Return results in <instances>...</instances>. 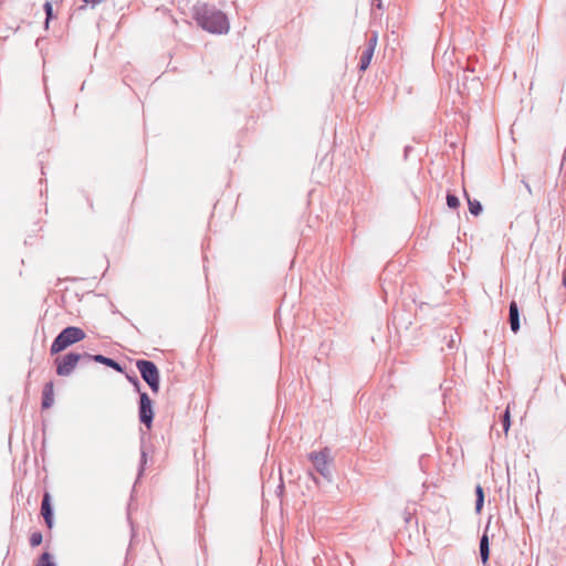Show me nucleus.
<instances>
[{
  "instance_id": "obj_1",
  "label": "nucleus",
  "mask_w": 566,
  "mask_h": 566,
  "mask_svg": "<svg viewBox=\"0 0 566 566\" xmlns=\"http://www.w3.org/2000/svg\"><path fill=\"white\" fill-rule=\"evenodd\" d=\"M193 18L205 31L213 34H226L230 29L227 15L207 2L193 8Z\"/></svg>"
},
{
  "instance_id": "obj_2",
  "label": "nucleus",
  "mask_w": 566,
  "mask_h": 566,
  "mask_svg": "<svg viewBox=\"0 0 566 566\" xmlns=\"http://www.w3.org/2000/svg\"><path fill=\"white\" fill-rule=\"evenodd\" d=\"M85 332L76 326H67L62 329L54 338L50 353L52 355L59 354L66 349L69 346L76 344L85 338Z\"/></svg>"
},
{
  "instance_id": "obj_3",
  "label": "nucleus",
  "mask_w": 566,
  "mask_h": 566,
  "mask_svg": "<svg viewBox=\"0 0 566 566\" xmlns=\"http://www.w3.org/2000/svg\"><path fill=\"white\" fill-rule=\"evenodd\" d=\"M136 367L140 373L143 380L149 386L153 392L157 394L160 386L159 369L151 360L139 359L136 361Z\"/></svg>"
},
{
  "instance_id": "obj_4",
  "label": "nucleus",
  "mask_w": 566,
  "mask_h": 566,
  "mask_svg": "<svg viewBox=\"0 0 566 566\" xmlns=\"http://www.w3.org/2000/svg\"><path fill=\"white\" fill-rule=\"evenodd\" d=\"M315 470L327 481L332 480V472L329 469V462L332 461L329 455V449L325 448L319 452H311L308 455Z\"/></svg>"
},
{
  "instance_id": "obj_5",
  "label": "nucleus",
  "mask_w": 566,
  "mask_h": 566,
  "mask_svg": "<svg viewBox=\"0 0 566 566\" xmlns=\"http://www.w3.org/2000/svg\"><path fill=\"white\" fill-rule=\"evenodd\" d=\"M56 374L62 377L70 376L76 365L80 363V356L77 353L71 352L61 357L55 358Z\"/></svg>"
},
{
  "instance_id": "obj_6",
  "label": "nucleus",
  "mask_w": 566,
  "mask_h": 566,
  "mask_svg": "<svg viewBox=\"0 0 566 566\" xmlns=\"http://www.w3.org/2000/svg\"><path fill=\"white\" fill-rule=\"evenodd\" d=\"M139 421L147 428L151 427L154 420L153 401L147 392H139V408H138Z\"/></svg>"
},
{
  "instance_id": "obj_7",
  "label": "nucleus",
  "mask_w": 566,
  "mask_h": 566,
  "mask_svg": "<svg viewBox=\"0 0 566 566\" xmlns=\"http://www.w3.org/2000/svg\"><path fill=\"white\" fill-rule=\"evenodd\" d=\"M474 69H463L460 74H458V83L462 85L461 93L467 92L470 93L471 90L478 91L481 83L479 77L473 75Z\"/></svg>"
},
{
  "instance_id": "obj_8",
  "label": "nucleus",
  "mask_w": 566,
  "mask_h": 566,
  "mask_svg": "<svg viewBox=\"0 0 566 566\" xmlns=\"http://www.w3.org/2000/svg\"><path fill=\"white\" fill-rule=\"evenodd\" d=\"M509 322H510L511 331L513 333H517L521 327V322H520L518 306L515 301H512L509 306Z\"/></svg>"
},
{
  "instance_id": "obj_9",
  "label": "nucleus",
  "mask_w": 566,
  "mask_h": 566,
  "mask_svg": "<svg viewBox=\"0 0 566 566\" xmlns=\"http://www.w3.org/2000/svg\"><path fill=\"white\" fill-rule=\"evenodd\" d=\"M41 514L49 527L53 524V510L50 503V494L45 493L41 503Z\"/></svg>"
},
{
  "instance_id": "obj_10",
  "label": "nucleus",
  "mask_w": 566,
  "mask_h": 566,
  "mask_svg": "<svg viewBox=\"0 0 566 566\" xmlns=\"http://www.w3.org/2000/svg\"><path fill=\"white\" fill-rule=\"evenodd\" d=\"M54 403V389H53V382L49 381L44 385L43 391H42V408L49 409Z\"/></svg>"
},
{
  "instance_id": "obj_11",
  "label": "nucleus",
  "mask_w": 566,
  "mask_h": 566,
  "mask_svg": "<svg viewBox=\"0 0 566 566\" xmlns=\"http://www.w3.org/2000/svg\"><path fill=\"white\" fill-rule=\"evenodd\" d=\"M93 359H94V361L103 364L118 373L124 371L122 365L118 361L114 360L113 358L106 357L101 354H96L95 357H93Z\"/></svg>"
},
{
  "instance_id": "obj_12",
  "label": "nucleus",
  "mask_w": 566,
  "mask_h": 566,
  "mask_svg": "<svg viewBox=\"0 0 566 566\" xmlns=\"http://www.w3.org/2000/svg\"><path fill=\"white\" fill-rule=\"evenodd\" d=\"M480 557L484 565L488 563L490 557L489 537L485 533L480 538Z\"/></svg>"
},
{
  "instance_id": "obj_13",
  "label": "nucleus",
  "mask_w": 566,
  "mask_h": 566,
  "mask_svg": "<svg viewBox=\"0 0 566 566\" xmlns=\"http://www.w3.org/2000/svg\"><path fill=\"white\" fill-rule=\"evenodd\" d=\"M373 55H374V51L373 49H366L363 51L361 53V56L359 59V71L364 72L368 69L370 62H371V59H373Z\"/></svg>"
},
{
  "instance_id": "obj_14",
  "label": "nucleus",
  "mask_w": 566,
  "mask_h": 566,
  "mask_svg": "<svg viewBox=\"0 0 566 566\" xmlns=\"http://www.w3.org/2000/svg\"><path fill=\"white\" fill-rule=\"evenodd\" d=\"M475 511L476 513H480L484 504V491L480 484L475 486Z\"/></svg>"
},
{
  "instance_id": "obj_15",
  "label": "nucleus",
  "mask_w": 566,
  "mask_h": 566,
  "mask_svg": "<svg viewBox=\"0 0 566 566\" xmlns=\"http://www.w3.org/2000/svg\"><path fill=\"white\" fill-rule=\"evenodd\" d=\"M465 196L468 198V205H469L470 213H472L473 216H479L482 212V205H481V202L479 200H476V199H470V197L468 196L467 192H465Z\"/></svg>"
},
{
  "instance_id": "obj_16",
  "label": "nucleus",
  "mask_w": 566,
  "mask_h": 566,
  "mask_svg": "<svg viewBox=\"0 0 566 566\" xmlns=\"http://www.w3.org/2000/svg\"><path fill=\"white\" fill-rule=\"evenodd\" d=\"M36 566H56L53 556L49 552H44L38 559Z\"/></svg>"
},
{
  "instance_id": "obj_17",
  "label": "nucleus",
  "mask_w": 566,
  "mask_h": 566,
  "mask_svg": "<svg viewBox=\"0 0 566 566\" xmlns=\"http://www.w3.org/2000/svg\"><path fill=\"white\" fill-rule=\"evenodd\" d=\"M146 463H147V453H146L145 449L142 447L137 479H139L143 475Z\"/></svg>"
},
{
  "instance_id": "obj_18",
  "label": "nucleus",
  "mask_w": 566,
  "mask_h": 566,
  "mask_svg": "<svg viewBox=\"0 0 566 566\" xmlns=\"http://www.w3.org/2000/svg\"><path fill=\"white\" fill-rule=\"evenodd\" d=\"M502 426L505 433L510 430L511 427V418H510V406L505 409L502 417Z\"/></svg>"
},
{
  "instance_id": "obj_19",
  "label": "nucleus",
  "mask_w": 566,
  "mask_h": 566,
  "mask_svg": "<svg viewBox=\"0 0 566 566\" xmlns=\"http://www.w3.org/2000/svg\"><path fill=\"white\" fill-rule=\"evenodd\" d=\"M447 205L449 208L451 209H455L460 206V200L459 198L453 195V193H448L447 195Z\"/></svg>"
},
{
  "instance_id": "obj_20",
  "label": "nucleus",
  "mask_w": 566,
  "mask_h": 566,
  "mask_svg": "<svg viewBox=\"0 0 566 566\" xmlns=\"http://www.w3.org/2000/svg\"><path fill=\"white\" fill-rule=\"evenodd\" d=\"M43 536L40 532H34L30 536V545L32 547L39 546L42 543Z\"/></svg>"
},
{
  "instance_id": "obj_21",
  "label": "nucleus",
  "mask_w": 566,
  "mask_h": 566,
  "mask_svg": "<svg viewBox=\"0 0 566 566\" xmlns=\"http://www.w3.org/2000/svg\"><path fill=\"white\" fill-rule=\"evenodd\" d=\"M44 11H45V27L48 28L49 21L53 18V8L52 2H44Z\"/></svg>"
},
{
  "instance_id": "obj_22",
  "label": "nucleus",
  "mask_w": 566,
  "mask_h": 566,
  "mask_svg": "<svg viewBox=\"0 0 566 566\" xmlns=\"http://www.w3.org/2000/svg\"><path fill=\"white\" fill-rule=\"evenodd\" d=\"M377 41H378V34H377V32H373L370 34V36L368 38V43H367L366 49H373V51L375 52Z\"/></svg>"
},
{
  "instance_id": "obj_23",
  "label": "nucleus",
  "mask_w": 566,
  "mask_h": 566,
  "mask_svg": "<svg viewBox=\"0 0 566 566\" xmlns=\"http://www.w3.org/2000/svg\"><path fill=\"white\" fill-rule=\"evenodd\" d=\"M77 355L80 356V361H94L93 357H95V355H91L88 353H77Z\"/></svg>"
},
{
  "instance_id": "obj_24",
  "label": "nucleus",
  "mask_w": 566,
  "mask_h": 566,
  "mask_svg": "<svg viewBox=\"0 0 566 566\" xmlns=\"http://www.w3.org/2000/svg\"><path fill=\"white\" fill-rule=\"evenodd\" d=\"M127 379L134 385L135 389L138 392H142L140 391V382H139L137 376H127Z\"/></svg>"
},
{
  "instance_id": "obj_25",
  "label": "nucleus",
  "mask_w": 566,
  "mask_h": 566,
  "mask_svg": "<svg viewBox=\"0 0 566 566\" xmlns=\"http://www.w3.org/2000/svg\"><path fill=\"white\" fill-rule=\"evenodd\" d=\"M455 343H457L455 338L453 336H451V339H450V342L448 344V347L451 348V349L454 348L455 347Z\"/></svg>"
},
{
  "instance_id": "obj_26",
  "label": "nucleus",
  "mask_w": 566,
  "mask_h": 566,
  "mask_svg": "<svg viewBox=\"0 0 566 566\" xmlns=\"http://www.w3.org/2000/svg\"><path fill=\"white\" fill-rule=\"evenodd\" d=\"M410 150H411V147H410V146H406V147H405V158H407V157H408V154H409V151H410Z\"/></svg>"
},
{
  "instance_id": "obj_27",
  "label": "nucleus",
  "mask_w": 566,
  "mask_h": 566,
  "mask_svg": "<svg viewBox=\"0 0 566 566\" xmlns=\"http://www.w3.org/2000/svg\"><path fill=\"white\" fill-rule=\"evenodd\" d=\"M377 8L379 10H384L385 9V2H377Z\"/></svg>"
},
{
  "instance_id": "obj_28",
  "label": "nucleus",
  "mask_w": 566,
  "mask_h": 566,
  "mask_svg": "<svg viewBox=\"0 0 566 566\" xmlns=\"http://www.w3.org/2000/svg\"><path fill=\"white\" fill-rule=\"evenodd\" d=\"M85 9H86V4L81 6V7L78 8V10H85Z\"/></svg>"
},
{
  "instance_id": "obj_29",
  "label": "nucleus",
  "mask_w": 566,
  "mask_h": 566,
  "mask_svg": "<svg viewBox=\"0 0 566 566\" xmlns=\"http://www.w3.org/2000/svg\"><path fill=\"white\" fill-rule=\"evenodd\" d=\"M91 3H92V8H94V7H95V4H96L97 2H96V1H93V2H91Z\"/></svg>"
}]
</instances>
